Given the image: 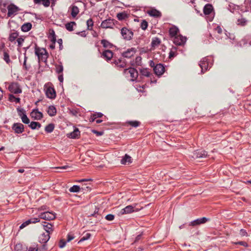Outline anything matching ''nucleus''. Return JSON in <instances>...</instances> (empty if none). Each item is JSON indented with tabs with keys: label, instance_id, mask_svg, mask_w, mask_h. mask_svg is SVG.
<instances>
[{
	"label": "nucleus",
	"instance_id": "obj_59",
	"mask_svg": "<svg viewBox=\"0 0 251 251\" xmlns=\"http://www.w3.org/2000/svg\"><path fill=\"white\" fill-rule=\"evenodd\" d=\"M215 31H216L219 34H221L222 32V29L219 26H218L215 28Z\"/></svg>",
	"mask_w": 251,
	"mask_h": 251
},
{
	"label": "nucleus",
	"instance_id": "obj_61",
	"mask_svg": "<svg viewBox=\"0 0 251 251\" xmlns=\"http://www.w3.org/2000/svg\"><path fill=\"white\" fill-rule=\"evenodd\" d=\"M69 168H70V167L68 166H61V167H56L57 169H67Z\"/></svg>",
	"mask_w": 251,
	"mask_h": 251
},
{
	"label": "nucleus",
	"instance_id": "obj_20",
	"mask_svg": "<svg viewBox=\"0 0 251 251\" xmlns=\"http://www.w3.org/2000/svg\"><path fill=\"white\" fill-rule=\"evenodd\" d=\"M207 156V153L205 151H196L193 153L192 157L194 158L205 157Z\"/></svg>",
	"mask_w": 251,
	"mask_h": 251
},
{
	"label": "nucleus",
	"instance_id": "obj_9",
	"mask_svg": "<svg viewBox=\"0 0 251 251\" xmlns=\"http://www.w3.org/2000/svg\"><path fill=\"white\" fill-rule=\"evenodd\" d=\"M114 25V21L113 20L110 19L103 21L101 24V26L103 28H112Z\"/></svg>",
	"mask_w": 251,
	"mask_h": 251
},
{
	"label": "nucleus",
	"instance_id": "obj_6",
	"mask_svg": "<svg viewBox=\"0 0 251 251\" xmlns=\"http://www.w3.org/2000/svg\"><path fill=\"white\" fill-rule=\"evenodd\" d=\"M138 210L135 209V206H133L132 205H128L125 207L124 208L121 209V210L119 212V215H122L124 214H127L131 213L133 212L136 211Z\"/></svg>",
	"mask_w": 251,
	"mask_h": 251
},
{
	"label": "nucleus",
	"instance_id": "obj_29",
	"mask_svg": "<svg viewBox=\"0 0 251 251\" xmlns=\"http://www.w3.org/2000/svg\"><path fill=\"white\" fill-rule=\"evenodd\" d=\"M44 228L46 231L45 233H48L50 234L52 231V226L50 224L44 225Z\"/></svg>",
	"mask_w": 251,
	"mask_h": 251
},
{
	"label": "nucleus",
	"instance_id": "obj_23",
	"mask_svg": "<svg viewBox=\"0 0 251 251\" xmlns=\"http://www.w3.org/2000/svg\"><path fill=\"white\" fill-rule=\"evenodd\" d=\"M213 10V6L210 4H207L205 5L203 8V12L205 15H209Z\"/></svg>",
	"mask_w": 251,
	"mask_h": 251
},
{
	"label": "nucleus",
	"instance_id": "obj_60",
	"mask_svg": "<svg viewBox=\"0 0 251 251\" xmlns=\"http://www.w3.org/2000/svg\"><path fill=\"white\" fill-rule=\"evenodd\" d=\"M26 60H27V57L25 56V54L24 67L25 69H26Z\"/></svg>",
	"mask_w": 251,
	"mask_h": 251
},
{
	"label": "nucleus",
	"instance_id": "obj_19",
	"mask_svg": "<svg viewBox=\"0 0 251 251\" xmlns=\"http://www.w3.org/2000/svg\"><path fill=\"white\" fill-rule=\"evenodd\" d=\"M50 236L48 233H43L39 237V242L42 243H47L50 239Z\"/></svg>",
	"mask_w": 251,
	"mask_h": 251
},
{
	"label": "nucleus",
	"instance_id": "obj_35",
	"mask_svg": "<svg viewBox=\"0 0 251 251\" xmlns=\"http://www.w3.org/2000/svg\"><path fill=\"white\" fill-rule=\"evenodd\" d=\"M80 187L78 185H74L69 189L71 192L76 193L80 191Z\"/></svg>",
	"mask_w": 251,
	"mask_h": 251
},
{
	"label": "nucleus",
	"instance_id": "obj_57",
	"mask_svg": "<svg viewBox=\"0 0 251 251\" xmlns=\"http://www.w3.org/2000/svg\"><path fill=\"white\" fill-rule=\"evenodd\" d=\"M65 245H66V242L65 241H64L63 240H60L59 244V247L60 248H63L65 246Z\"/></svg>",
	"mask_w": 251,
	"mask_h": 251
},
{
	"label": "nucleus",
	"instance_id": "obj_31",
	"mask_svg": "<svg viewBox=\"0 0 251 251\" xmlns=\"http://www.w3.org/2000/svg\"><path fill=\"white\" fill-rule=\"evenodd\" d=\"M117 17L119 20H123L127 17V14L126 12L119 13L117 15Z\"/></svg>",
	"mask_w": 251,
	"mask_h": 251
},
{
	"label": "nucleus",
	"instance_id": "obj_4",
	"mask_svg": "<svg viewBox=\"0 0 251 251\" xmlns=\"http://www.w3.org/2000/svg\"><path fill=\"white\" fill-rule=\"evenodd\" d=\"M125 74L127 76H130L132 80L136 78L138 76V73L135 69L134 68H129L128 69H125L124 71Z\"/></svg>",
	"mask_w": 251,
	"mask_h": 251
},
{
	"label": "nucleus",
	"instance_id": "obj_50",
	"mask_svg": "<svg viewBox=\"0 0 251 251\" xmlns=\"http://www.w3.org/2000/svg\"><path fill=\"white\" fill-rule=\"evenodd\" d=\"M4 60L6 61V63H9L10 61L9 56L7 53L6 52H4Z\"/></svg>",
	"mask_w": 251,
	"mask_h": 251
},
{
	"label": "nucleus",
	"instance_id": "obj_10",
	"mask_svg": "<svg viewBox=\"0 0 251 251\" xmlns=\"http://www.w3.org/2000/svg\"><path fill=\"white\" fill-rule=\"evenodd\" d=\"M147 13L150 16L154 18H159L161 16V13L155 8H151L148 10Z\"/></svg>",
	"mask_w": 251,
	"mask_h": 251
},
{
	"label": "nucleus",
	"instance_id": "obj_52",
	"mask_svg": "<svg viewBox=\"0 0 251 251\" xmlns=\"http://www.w3.org/2000/svg\"><path fill=\"white\" fill-rule=\"evenodd\" d=\"M129 124L134 126V127H137L139 125V122L137 121H131L129 122Z\"/></svg>",
	"mask_w": 251,
	"mask_h": 251
},
{
	"label": "nucleus",
	"instance_id": "obj_2",
	"mask_svg": "<svg viewBox=\"0 0 251 251\" xmlns=\"http://www.w3.org/2000/svg\"><path fill=\"white\" fill-rule=\"evenodd\" d=\"M8 17H12L15 15L19 11L20 9L18 7L13 4H10L7 6Z\"/></svg>",
	"mask_w": 251,
	"mask_h": 251
},
{
	"label": "nucleus",
	"instance_id": "obj_7",
	"mask_svg": "<svg viewBox=\"0 0 251 251\" xmlns=\"http://www.w3.org/2000/svg\"><path fill=\"white\" fill-rule=\"evenodd\" d=\"M186 40V38L185 37L182 36L179 34L175 36L173 38V41L174 44L176 45H183Z\"/></svg>",
	"mask_w": 251,
	"mask_h": 251
},
{
	"label": "nucleus",
	"instance_id": "obj_56",
	"mask_svg": "<svg viewBox=\"0 0 251 251\" xmlns=\"http://www.w3.org/2000/svg\"><path fill=\"white\" fill-rule=\"evenodd\" d=\"M142 58L140 56H138L136 58L135 62L137 65H140L141 64Z\"/></svg>",
	"mask_w": 251,
	"mask_h": 251
},
{
	"label": "nucleus",
	"instance_id": "obj_64",
	"mask_svg": "<svg viewBox=\"0 0 251 251\" xmlns=\"http://www.w3.org/2000/svg\"><path fill=\"white\" fill-rule=\"evenodd\" d=\"M238 244H239L240 245H242L243 246H245V247H247L248 246L247 243H246L245 242H240L238 243Z\"/></svg>",
	"mask_w": 251,
	"mask_h": 251
},
{
	"label": "nucleus",
	"instance_id": "obj_30",
	"mask_svg": "<svg viewBox=\"0 0 251 251\" xmlns=\"http://www.w3.org/2000/svg\"><path fill=\"white\" fill-rule=\"evenodd\" d=\"M79 13V9L76 6H73L72 8L71 15L72 17H75Z\"/></svg>",
	"mask_w": 251,
	"mask_h": 251
},
{
	"label": "nucleus",
	"instance_id": "obj_28",
	"mask_svg": "<svg viewBox=\"0 0 251 251\" xmlns=\"http://www.w3.org/2000/svg\"><path fill=\"white\" fill-rule=\"evenodd\" d=\"M29 127L32 129H38L40 128L41 125L39 123L36 122H32L29 125Z\"/></svg>",
	"mask_w": 251,
	"mask_h": 251
},
{
	"label": "nucleus",
	"instance_id": "obj_26",
	"mask_svg": "<svg viewBox=\"0 0 251 251\" xmlns=\"http://www.w3.org/2000/svg\"><path fill=\"white\" fill-rule=\"evenodd\" d=\"M47 112L50 116H53L56 113L55 107L53 105H50L48 107Z\"/></svg>",
	"mask_w": 251,
	"mask_h": 251
},
{
	"label": "nucleus",
	"instance_id": "obj_36",
	"mask_svg": "<svg viewBox=\"0 0 251 251\" xmlns=\"http://www.w3.org/2000/svg\"><path fill=\"white\" fill-rule=\"evenodd\" d=\"M160 43V41L158 38H154L152 39L151 42V45L152 47H155L158 46Z\"/></svg>",
	"mask_w": 251,
	"mask_h": 251
},
{
	"label": "nucleus",
	"instance_id": "obj_39",
	"mask_svg": "<svg viewBox=\"0 0 251 251\" xmlns=\"http://www.w3.org/2000/svg\"><path fill=\"white\" fill-rule=\"evenodd\" d=\"M39 248L37 244H33L29 246L28 251H38Z\"/></svg>",
	"mask_w": 251,
	"mask_h": 251
},
{
	"label": "nucleus",
	"instance_id": "obj_53",
	"mask_svg": "<svg viewBox=\"0 0 251 251\" xmlns=\"http://www.w3.org/2000/svg\"><path fill=\"white\" fill-rule=\"evenodd\" d=\"M17 111L18 112V115L21 118L23 114H25V111L23 109L17 108Z\"/></svg>",
	"mask_w": 251,
	"mask_h": 251
},
{
	"label": "nucleus",
	"instance_id": "obj_15",
	"mask_svg": "<svg viewBox=\"0 0 251 251\" xmlns=\"http://www.w3.org/2000/svg\"><path fill=\"white\" fill-rule=\"evenodd\" d=\"M46 94L47 97L50 99H54L56 97L55 91L54 89L51 87H49L47 88Z\"/></svg>",
	"mask_w": 251,
	"mask_h": 251
},
{
	"label": "nucleus",
	"instance_id": "obj_47",
	"mask_svg": "<svg viewBox=\"0 0 251 251\" xmlns=\"http://www.w3.org/2000/svg\"><path fill=\"white\" fill-rule=\"evenodd\" d=\"M24 41V39L23 38H22V37L18 38L17 39V42L18 43V46L19 47H21L22 46V44H23Z\"/></svg>",
	"mask_w": 251,
	"mask_h": 251
},
{
	"label": "nucleus",
	"instance_id": "obj_51",
	"mask_svg": "<svg viewBox=\"0 0 251 251\" xmlns=\"http://www.w3.org/2000/svg\"><path fill=\"white\" fill-rule=\"evenodd\" d=\"M246 23V21L245 19H239L237 21V24L238 25H245Z\"/></svg>",
	"mask_w": 251,
	"mask_h": 251
},
{
	"label": "nucleus",
	"instance_id": "obj_17",
	"mask_svg": "<svg viewBox=\"0 0 251 251\" xmlns=\"http://www.w3.org/2000/svg\"><path fill=\"white\" fill-rule=\"evenodd\" d=\"M31 118L34 120H39L43 117V114L38 110H33L30 114Z\"/></svg>",
	"mask_w": 251,
	"mask_h": 251
},
{
	"label": "nucleus",
	"instance_id": "obj_14",
	"mask_svg": "<svg viewBox=\"0 0 251 251\" xmlns=\"http://www.w3.org/2000/svg\"><path fill=\"white\" fill-rule=\"evenodd\" d=\"M164 66L161 64H157L153 69L154 73L157 75H162L164 72Z\"/></svg>",
	"mask_w": 251,
	"mask_h": 251
},
{
	"label": "nucleus",
	"instance_id": "obj_18",
	"mask_svg": "<svg viewBox=\"0 0 251 251\" xmlns=\"http://www.w3.org/2000/svg\"><path fill=\"white\" fill-rule=\"evenodd\" d=\"M79 136L80 131L77 128H75L73 132L68 134V137L72 139L78 138Z\"/></svg>",
	"mask_w": 251,
	"mask_h": 251
},
{
	"label": "nucleus",
	"instance_id": "obj_21",
	"mask_svg": "<svg viewBox=\"0 0 251 251\" xmlns=\"http://www.w3.org/2000/svg\"><path fill=\"white\" fill-rule=\"evenodd\" d=\"M179 29L176 26H172L169 29V33L172 38L178 35Z\"/></svg>",
	"mask_w": 251,
	"mask_h": 251
},
{
	"label": "nucleus",
	"instance_id": "obj_8",
	"mask_svg": "<svg viewBox=\"0 0 251 251\" xmlns=\"http://www.w3.org/2000/svg\"><path fill=\"white\" fill-rule=\"evenodd\" d=\"M9 90L14 94H20L22 93V89L17 83H11L8 87Z\"/></svg>",
	"mask_w": 251,
	"mask_h": 251
},
{
	"label": "nucleus",
	"instance_id": "obj_24",
	"mask_svg": "<svg viewBox=\"0 0 251 251\" xmlns=\"http://www.w3.org/2000/svg\"><path fill=\"white\" fill-rule=\"evenodd\" d=\"M36 4H42L45 7H48L50 4V0H33Z\"/></svg>",
	"mask_w": 251,
	"mask_h": 251
},
{
	"label": "nucleus",
	"instance_id": "obj_1",
	"mask_svg": "<svg viewBox=\"0 0 251 251\" xmlns=\"http://www.w3.org/2000/svg\"><path fill=\"white\" fill-rule=\"evenodd\" d=\"M35 54L38 56L39 61L46 62L48 57L47 52L44 48H36Z\"/></svg>",
	"mask_w": 251,
	"mask_h": 251
},
{
	"label": "nucleus",
	"instance_id": "obj_11",
	"mask_svg": "<svg viewBox=\"0 0 251 251\" xmlns=\"http://www.w3.org/2000/svg\"><path fill=\"white\" fill-rule=\"evenodd\" d=\"M12 129L16 133H21L24 131V125L21 123H15L12 126Z\"/></svg>",
	"mask_w": 251,
	"mask_h": 251
},
{
	"label": "nucleus",
	"instance_id": "obj_55",
	"mask_svg": "<svg viewBox=\"0 0 251 251\" xmlns=\"http://www.w3.org/2000/svg\"><path fill=\"white\" fill-rule=\"evenodd\" d=\"M240 234L242 236H248L247 232H246V231L245 230H244L243 229H242L240 230Z\"/></svg>",
	"mask_w": 251,
	"mask_h": 251
},
{
	"label": "nucleus",
	"instance_id": "obj_42",
	"mask_svg": "<svg viewBox=\"0 0 251 251\" xmlns=\"http://www.w3.org/2000/svg\"><path fill=\"white\" fill-rule=\"evenodd\" d=\"M101 43L104 48H109L111 46V44L105 40H102L101 41Z\"/></svg>",
	"mask_w": 251,
	"mask_h": 251
},
{
	"label": "nucleus",
	"instance_id": "obj_5",
	"mask_svg": "<svg viewBox=\"0 0 251 251\" xmlns=\"http://www.w3.org/2000/svg\"><path fill=\"white\" fill-rule=\"evenodd\" d=\"M39 217L46 220H52L55 218V214L51 212H45L40 214Z\"/></svg>",
	"mask_w": 251,
	"mask_h": 251
},
{
	"label": "nucleus",
	"instance_id": "obj_44",
	"mask_svg": "<svg viewBox=\"0 0 251 251\" xmlns=\"http://www.w3.org/2000/svg\"><path fill=\"white\" fill-rule=\"evenodd\" d=\"M87 25L88 26V29H91L93 25V22L91 19H89L87 21Z\"/></svg>",
	"mask_w": 251,
	"mask_h": 251
},
{
	"label": "nucleus",
	"instance_id": "obj_41",
	"mask_svg": "<svg viewBox=\"0 0 251 251\" xmlns=\"http://www.w3.org/2000/svg\"><path fill=\"white\" fill-rule=\"evenodd\" d=\"M21 119L22 122L25 124H27L29 123V120L26 114H23L21 117Z\"/></svg>",
	"mask_w": 251,
	"mask_h": 251
},
{
	"label": "nucleus",
	"instance_id": "obj_34",
	"mask_svg": "<svg viewBox=\"0 0 251 251\" xmlns=\"http://www.w3.org/2000/svg\"><path fill=\"white\" fill-rule=\"evenodd\" d=\"M18 34L17 32H14L10 34L9 37V40L11 42H13L16 38H18Z\"/></svg>",
	"mask_w": 251,
	"mask_h": 251
},
{
	"label": "nucleus",
	"instance_id": "obj_49",
	"mask_svg": "<svg viewBox=\"0 0 251 251\" xmlns=\"http://www.w3.org/2000/svg\"><path fill=\"white\" fill-rule=\"evenodd\" d=\"M141 73L143 75L146 76H149L150 74V72H149V71L147 69H144V70H142Z\"/></svg>",
	"mask_w": 251,
	"mask_h": 251
},
{
	"label": "nucleus",
	"instance_id": "obj_16",
	"mask_svg": "<svg viewBox=\"0 0 251 251\" xmlns=\"http://www.w3.org/2000/svg\"><path fill=\"white\" fill-rule=\"evenodd\" d=\"M209 219L205 217H203L201 218L198 219L196 220L192 221L190 225L192 226H195L197 225H199L200 224L205 223L206 222L208 221Z\"/></svg>",
	"mask_w": 251,
	"mask_h": 251
},
{
	"label": "nucleus",
	"instance_id": "obj_22",
	"mask_svg": "<svg viewBox=\"0 0 251 251\" xmlns=\"http://www.w3.org/2000/svg\"><path fill=\"white\" fill-rule=\"evenodd\" d=\"M132 162L131 157L127 154H126L121 159V163L124 165H129Z\"/></svg>",
	"mask_w": 251,
	"mask_h": 251
},
{
	"label": "nucleus",
	"instance_id": "obj_32",
	"mask_svg": "<svg viewBox=\"0 0 251 251\" xmlns=\"http://www.w3.org/2000/svg\"><path fill=\"white\" fill-rule=\"evenodd\" d=\"M74 25H75V23L74 22H71L66 24L65 27L68 30L72 31L73 30V26Z\"/></svg>",
	"mask_w": 251,
	"mask_h": 251
},
{
	"label": "nucleus",
	"instance_id": "obj_43",
	"mask_svg": "<svg viewBox=\"0 0 251 251\" xmlns=\"http://www.w3.org/2000/svg\"><path fill=\"white\" fill-rule=\"evenodd\" d=\"M148 22L145 20H143L141 23V28L143 30L146 29L148 27Z\"/></svg>",
	"mask_w": 251,
	"mask_h": 251
},
{
	"label": "nucleus",
	"instance_id": "obj_37",
	"mask_svg": "<svg viewBox=\"0 0 251 251\" xmlns=\"http://www.w3.org/2000/svg\"><path fill=\"white\" fill-rule=\"evenodd\" d=\"M9 100L11 101H15L17 103H19L20 101V99L19 98H16L12 94H10L9 95Z\"/></svg>",
	"mask_w": 251,
	"mask_h": 251
},
{
	"label": "nucleus",
	"instance_id": "obj_25",
	"mask_svg": "<svg viewBox=\"0 0 251 251\" xmlns=\"http://www.w3.org/2000/svg\"><path fill=\"white\" fill-rule=\"evenodd\" d=\"M102 55L107 60H109L111 59L113 56V53L110 50H106L103 52Z\"/></svg>",
	"mask_w": 251,
	"mask_h": 251
},
{
	"label": "nucleus",
	"instance_id": "obj_58",
	"mask_svg": "<svg viewBox=\"0 0 251 251\" xmlns=\"http://www.w3.org/2000/svg\"><path fill=\"white\" fill-rule=\"evenodd\" d=\"M73 239H74V236L73 235L71 234H69L67 235V242H70L72 240H73Z\"/></svg>",
	"mask_w": 251,
	"mask_h": 251
},
{
	"label": "nucleus",
	"instance_id": "obj_33",
	"mask_svg": "<svg viewBox=\"0 0 251 251\" xmlns=\"http://www.w3.org/2000/svg\"><path fill=\"white\" fill-rule=\"evenodd\" d=\"M54 128V126L53 124H50L46 126L45 131L48 133H50L53 130Z\"/></svg>",
	"mask_w": 251,
	"mask_h": 251
},
{
	"label": "nucleus",
	"instance_id": "obj_48",
	"mask_svg": "<svg viewBox=\"0 0 251 251\" xmlns=\"http://www.w3.org/2000/svg\"><path fill=\"white\" fill-rule=\"evenodd\" d=\"M29 221L31 222V224H35L40 222V218H33L29 219Z\"/></svg>",
	"mask_w": 251,
	"mask_h": 251
},
{
	"label": "nucleus",
	"instance_id": "obj_46",
	"mask_svg": "<svg viewBox=\"0 0 251 251\" xmlns=\"http://www.w3.org/2000/svg\"><path fill=\"white\" fill-rule=\"evenodd\" d=\"M31 224V222L29 221V220L26 221L25 222H24L20 226V229H23L25 228V226H28V225Z\"/></svg>",
	"mask_w": 251,
	"mask_h": 251
},
{
	"label": "nucleus",
	"instance_id": "obj_54",
	"mask_svg": "<svg viewBox=\"0 0 251 251\" xmlns=\"http://www.w3.org/2000/svg\"><path fill=\"white\" fill-rule=\"evenodd\" d=\"M114 216L112 214H108L106 216L105 219L108 221H112L114 220Z\"/></svg>",
	"mask_w": 251,
	"mask_h": 251
},
{
	"label": "nucleus",
	"instance_id": "obj_40",
	"mask_svg": "<svg viewBox=\"0 0 251 251\" xmlns=\"http://www.w3.org/2000/svg\"><path fill=\"white\" fill-rule=\"evenodd\" d=\"M56 72L57 74H60L63 70V67L62 65H55Z\"/></svg>",
	"mask_w": 251,
	"mask_h": 251
},
{
	"label": "nucleus",
	"instance_id": "obj_45",
	"mask_svg": "<svg viewBox=\"0 0 251 251\" xmlns=\"http://www.w3.org/2000/svg\"><path fill=\"white\" fill-rule=\"evenodd\" d=\"M91 236V234L89 233H86L82 238L81 239L79 240V242H81L82 241H83L84 240H86L87 239H88Z\"/></svg>",
	"mask_w": 251,
	"mask_h": 251
},
{
	"label": "nucleus",
	"instance_id": "obj_13",
	"mask_svg": "<svg viewBox=\"0 0 251 251\" xmlns=\"http://www.w3.org/2000/svg\"><path fill=\"white\" fill-rule=\"evenodd\" d=\"M210 64L208 62V58H204L201 61L200 66L201 69V72L206 71L207 70Z\"/></svg>",
	"mask_w": 251,
	"mask_h": 251
},
{
	"label": "nucleus",
	"instance_id": "obj_38",
	"mask_svg": "<svg viewBox=\"0 0 251 251\" xmlns=\"http://www.w3.org/2000/svg\"><path fill=\"white\" fill-rule=\"evenodd\" d=\"M15 251H26V250L23 248L21 244H17L15 247Z\"/></svg>",
	"mask_w": 251,
	"mask_h": 251
},
{
	"label": "nucleus",
	"instance_id": "obj_3",
	"mask_svg": "<svg viewBox=\"0 0 251 251\" xmlns=\"http://www.w3.org/2000/svg\"><path fill=\"white\" fill-rule=\"evenodd\" d=\"M121 34L123 38L127 40H130L131 39L133 35V32L126 27H123L122 28Z\"/></svg>",
	"mask_w": 251,
	"mask_h": 251
},
{
	"label": "nucleus",
	"instance_id": "obj_27",
	"mask_svg": "<svg viewBox=\"0 0 251 251\" xmlns=\"http://www.w3.org/2000/svg\"><path fill=\"white\" fill-rule=\"evenodd\" d=\"M32 25L30 23L24 24L21 27L22 30L24 32H27L31 28Z\"/></svg>",
	"mask_w": 251,
	"mask_h": 251
},
{
	"label": "nucleus",
	"instance_id": "obj_12",
	"mask_svg": "<svg viewBox=\"0 0 251 251\" xmlns=\"http://www.w3.org/2000/svg\"><path fill=\"white\" fill-rule=\"evenodd\" d=\"M136 52V49L134 48H132L127 49L126 51L122 53L124 57L130 58L133 56Z\"/></svg>",
	"mask_w": 251,
	"mask_h": 251
},
{
	"label": "nucleus",
	"instance_id": "obj_63",
	"mask_svg": "<svg viewBox=\"0 0 251 251\" xmlns=\"http://www.w3.org/2000/svg\"><path fill=\"white\" fill-rule=\"evenodd\" d=\"M102 116V114L101 113H98L94 115L95 116V118L97 117H101Z\"/></svg>",
	"mask_w": 251,
	"mask_h": 251
},
{
	"label": "nucleus",
	"instance_id": "obj_62",
	"mask_svg": "<svg viewBox=\"0 0 251 251\" xmlns=\"http://www.w3.org/2000/svg\"><path fill=\"white\" fill-rule=\"evenodd\" d=\"M58 80L60 81V82H61V83L63 82V76L62 74L58 76Z\"/></svg>",
	"mask_w": 251,
	"mask_h": 251
}]
</instances>
